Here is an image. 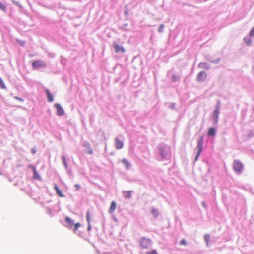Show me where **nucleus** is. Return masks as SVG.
Listing matches in <instances>:
<instances>
[{"instance_id":"obj_1","label":"nucleus","mask_w":254,"mask_h":254,"mask_svg":"<svg viewBox=\"0 0 254 254\" xmlns=\"http://www.w3.org/2000/svg\"><path fill=\"white\" fill-rule=\"evenodd\" d=\"M159 155L164 159H168L171 156V148L165 143H160L157 146Z\"/></svg>"},{"instance_id":"obj_2","label":"nucleus","mask_w":254,"mask_h":254,"mask_svg":"<svg viewBox=\"0 0 254 254\" xmlns=\"http://www.w3.org/2000/svg\"><path fill=\"white\" fill-rule=\"evenodd\" d=\"M233 168L237 174H241L243 171L244 165L240 161L235 160L233 163Z\"/></svg>"},{"instance_id":"obj_3","label":"nucleus","mask_w":254,"mask_h":254,"mask_svg":"<svg viewBox=\"0 0 254 254\" xmlns=\"http://www.w3.org/2000/svg\"><path fill=\"white\" fill-rule=\"evenodd\" d=\"M203 144V136H200L197 141V152L196 154V156L195 158V161L198 159V158L199 157V156L202 151Z\"/></svg>"},{"instance_id":"obj_4","label":"nucleus","mask_w":254,"mask_h":254,"mask_svg":"<svg viewBox=\"0 0 254 254\" xmlns=\"http://www.w3.org/2000/svg\"><path fill=\"white\" fill-rule=\"evenodd\" d=\"M151 240L150 239H147L145 237H142L140 239L139 244L143 249H148L151 245Z\"/></svg>"},{"instance_id":"obj_5","label":"nucleus","mask_w":254,"mask_h":254,"mask_svg":"<svg viewBox=\"0 0 254 254\" xmlns=\"http://www.w3.org/2000/svg\"><path fill=\"white\" fill-rule=\"evenodd\" d=\"M32 66L35 69L44 68L46 66V63L41 60H38L33 62Z\"/></svg>"},{"instance_id":"obj_6","label":"nucleus","mask_w":254,"mask_h":254,"mask_svg":"<svg viewBox=\"0 0 254 254\" xmlns=\"http://www.w3.org/2000/svg\"><path fill=\"white\" fill-rule=\"evenodd\" d=\"M115 146L117 149H120L123 147L124 139L122 136H120L115 138Z\"/></svg>"},{"instance_id":"obj_7","label":"nucleus","mask_w":254,"mask_h":254,"mask_svg":"<svg viewBox=\"0 0 254 254\" xmlns=\"http://www.w3.org/2000/svg\"><path fill=\"white\" fill-rule=\"evenodd\" d=\"M207 78V73L204 71H201L198 73L196 77V81L199 83L203 82Z\"/></svg>"},{"instance_id":"obj_8","label":"nucleus","mask_w":254,"mask_h":254,"mask_svg":"<svg viewBox=\"0 0 254 254\" xmlns=\"http://www.w3.org/2000/svg\"><path fill=\"white\" fill-rule=\"evenodd\" d=\"M113 47H114L115 51L116 53L119 54H123L125 52V48L121 45L118 44L117 43H114Z\"/></svg>"},{"instance_id":"obj_9","label":"nucleus","mask_w":254,"mask_h":254,"mask_svg":"<svg viewBox=\"0 0 254 254\" xmlns=\"http://www.w3.org/2000/svg\"><path fill=\"white\" fill-rule=\"evenodd\" d=\"M220 111L217 110H214L212 114L213 117V123L214 125L217 124L219 115Z\"/></svg>"},{"instance_id":"obj_10","label":"nucleus","mask_w":254,"mask_h":254,"mask_svg":"<svg viewBox=\"0 0 254 254\" xmlns=\"http://www.w3.org/2000/svg\"><path fill=\"white\" fill-rule=\"evenodd\" d=\"M205 58L207 61H208L211 63L216 64H218L220 62V60H221V59L219 58L216 59L215 60H213L212 57L210 55H209V54L206 55L205 56Z\"/></svg>"},{"instance_id":"obj_11","label":"nucleus","mask_w":254,"mask_h":254,"mask_svg":"<svg viewBox=\"0 0 254 254\" xmlns=\"http://www.w3.org/2000/svg\"><path fill=\"white\" fill-rule=\"evenodd\" d=\"M198 67L205 69L209 70L211 68V65L207 63L201 62L198 64Z\"/></svg>"},{"instance_id":"obj_12","label":"nucleus","mask_w":254,"mask_h":254,"mask_svg":"<svg viewBox=\"0 0 254 254\" xmlns=\"http://www.w3.org/2000/svg\"><path fill=\"white\" fill-rule=\"evenodd\" d=\"M55 107L56 108L57 110V115L59 116H62L64 114V110L63 109V108L61 107V106L59 104H56L55 105Z\"/></svg>"},{"instance_id":"obj_13","label":"nucleus","mask_w":254,"mask_h":254,"mask_svg":"<svg viewBox=\"0 0 254 254\" xmlns=\"http://www.w3.org/2000/svg\"><path fill=\"white\" fill-rule=\"evenodd\" d=\"M133 192V190H124L123 191V194L125 198L130 199L132 197V194Z\"/></svg>"},{"instance_id":"obj_14","label":"nucleus","mask_w":254,"mask_h":254,"mask_svg":"<svg viewBox=\"0 0 254 254\" xmlns=\"http://www.w3.org/2000/svg\"><path fill=\"white\" fill-rule=\"evenodd\" d=\"M122 163L125 165L127 170H129L131 167V164L126 159H123L122 160Z\"/></svg>"},{"instance_id":"obj_15","label":"nucleus","mask_w":254,"mask_h":254,"mask_svg":"<svg viewBox=\"0 0 254 254\" xmlns=\"http://www.w3.org/2000/svg\"><path fill=\"white\" fill-rule=\"evenodd\" d=\"M208 135L210 137H214L216 134V130L213 127H210L208 131Z\"/></svg>"},{"instance_id":"obj_16","label":"nucleus","mask_w":254,"mask_h":254,"mask_svg":"<svg viewBox=\"0 0 254 254\" xmlns=\"http://www.w3.org/2000/svg\"><path fill=\"white\" fill-rule=\"evenodd\" d=\"M151 213L155 219L157 218L159 215L158 209L154 207L152 208Z\"/></svg>"},{"instance_id":"obj_17","label":"nucleus","mask_w":254,"mask_h":254,"mask_svg":"<svg viewBox=\"0 0 254 254\" xmlns=\"http://www.w3.org/2000/svg\"><path fill=\"white\" fill-rule=\"evenodd\" d=\"M45 92L47 95L48 101L50 102H53L54 101V98L53 95L50 93V91L48 89H46Z\"/></svg>"},{"instance_id":"obj_18","label":"nucleus","mask_w":254,"mask_h":254,"mask_svg":"<svg viewBox=\"0 0 254 254\" xmlns=\"http://www.w3.org/2000/svg\"><path fill=\"white\" fill-rule=\"evenodd\" d=\"M54 189L56 191L57 194L60 196V197H64V195L62 193L61 190H59L58 186L56 184H55L54 185Z\"/></svg>"},{"instance_id":"obj_19","label":"nucleus","mask_w":254,"mask_h":254,"mask_svg":"<svg viewBox=\"0 0 254 254\" xmlns=\"http://www.w3.org/2000/svg\"><path fill=\"white\" fill-rule=\"evenodd\" d=\"M180 80V76L178 75H173L172 76V81L173 82H177V81H179Z\"/></svg>"},{"instance_id":"obj_20","label":"nucleus","mask_w":254,"mask_h":254,"mask_svg":"<svg viewBox=\"0 0 254 254\" xmlns=\"http://www.w3.org/2000/svg\"><path fill=\"white\" fill-rule=\"evenodd\" d=\"M204 239L205 240V241L206 242L207 244V246L208 245V242L210 241V235L209 234H206L204 236Z\"/></svg>"},{"instance_id":"obj_21","label":"nucleus","mask_w":254,"mask_h":254,"mask_svg":"<svg viewBox=\"0 0 254 254\" xmlns=\"http://www.w3.org/2000/svg\"><path fill=\"white\" fill-rule=\"evenodd\" d=\"M0 88L1 89H6V87L5 85L4 84L3 81L2 79L0 77Z\"/></svg>"},{"instance_id":"obj_22","label":"nucleus","mask_w":254,"mask_h":254,"mask_svg":"<svg viewBox=\"0 0 254 254\" xmlns=\"http://www.w3.org/2000/svg\"><path fill=\"white\" fill-rule=\"evenodd\" d=\"M65 221L67 222L70 225L72 226L73 225V221L69 217H66Z\"/></svg>"},{"instance_id":"obj_23","label":"nucleus","mask_w":254,"mask_h":254,"mask_svg":"<svg viewBox=\"0 0 254 254\" xmlns=\"http://www.w3.org/2000/svg\"><path fill=\"white\" fill-rule=\"evenodd\" d=\"M221 106V102L219 100H218L215 105V108L214 110H217L220 111V108Z\"/></svg>"},{"instance_id":"obj_24","label":"nucleus","mask_w":254,"mask_h":254,"mask_svg":"<svg viewBox=\"0 0 254 254\" xmlns=\"http://www.w3.org/2000/svg\"><path fill=\"white\" fill-rule=\"evenodd\" d=\"M0 9L3 11H5L6 10V6L1 2H0Z\"/></svg>"},{"instance_id":"obj_25","label":"nucleus","mask_w":254,"mask_h":254,"mask_svg":"<svg viewBox=\"0 0 254 254\" xmlns=\"http://www.w3.org/2000/svg\"><path fill=\"white\" fill-rule=\"evenodd\" d=\"M244 41L248 45H250L252 43V40L249 38H247V37L244 38Z\"/></svg>"},{"instance_id":"obj_26","label":"nucleus","mask_w":254,"mask_h":254,"mask_svg":"<svg viewBox=\"0 0 254 254\" xmlns=\"http://www.w3.org/2000/svg\"><path fill=\"white\" fill-rule=\"evenodd\" d=\"M164 28V25L163 24H161L159 25V28H158V31L159 32V33H161L163 31V29Z\"/></svg>"},{"instance_id":"obj_27","label":"nucleus","mask_w":254,"mask_h":254,"mask_svg":"<svg viewBox=\"0 0 254 254\" xmlns=\"http://www.w3.org/2000/svg\"><path fill=\"white\" fill-rule=\"evenodd\" d=\"M128 7L126 5L124 8V14L126 16H127L128 15Z\"/></svg>"},{"instance_id":"obj_28","label":"nucleus","mask_w":254,"mask_h":254,"mask_svg":"<svg viewBox=\"0 0 254 254\" xmlns=\"http://www.w3.org/2000/svg\"><path fill=\"white\" fill-rule=\"evenodd\" d=\"M62 161H63V163L64 164L65 167L67 168V164L66 161L65 157L64 155H63L62 156Z\"/></svg>"},{"instance_id":"obj_29","label":"nucleus","mask_w":254,"mask_h":254,"mask_svg":"<svg viewBox=\"0 0 254 254\" xmlns=\"http://www.w3.org/2000/svg\"><path fill=\"white\" fill-rule=\"evenodd\" d=\"M146 254H158L156 250H153L151 251L146 252Z\"/></svg>"},{"instance_id":"obj_30","label":"nucleus","mask_w":254,"mask_h":254,"mask_svg":"<svg viewBox=\"0 0 254 254\" xmlns=\"http://www.w3.org/2000/svg\"><path fill=\"white\" fill-rule=\"evenodd\" d=\"M81 226V224L79 223H76L74 224V231H77L78 228Z\"/></svg>"},{"instance_id":"obj_31","label":"nucleus","mask_w":254,"mask_h":254,"mask_svg":"<svg viewBox=\"0 0 254 254\" xmlns=\"http://www.w3.org/2000/svg\"><path fill=\"white\" fill-rule=\"evenodd\" d=\"M86 218H87V220L88 222V223L89 224L90 223V213L89 211H88L87 212V214H86Z\"/></svg>"},{"instance_id":"obj_32","label":"nucleus","mask_w":254,"mask_h":254,"mask_svg":"<svg viewBox=\"0 0 254 254\" xmlns=\"http://www.w3.org/2000/svg\"><path fill=\"white\" fill-rule=\"evenodd\" d=\"M249 35L251 37L254 36V27L251 30Z\"/></svg>"},{"instance_id":"obj_33","label":"nucleus","mask_w":254,"mask_h":254,"mask_svg":"<svg viewBox=\"0 0 254 254\" xmlns=\"http://www.w3.org/2000/svg\"><path fill=\"white\" fill-rule=\"evenodd\" d=\"M180 244L181 245H186V241L185 239H182L180 242Z\"/></svg>"},{"instance_id":"obj_34","label":"nucleus","mask_w":254,"mask_h":254,"mask_svg":"<svg viewBox=\"0 0 254 254\" xmlns=\"http://www.w3.org/2000/svg\"><path fill=\"white\" fill-rule=\"evenodd\" d=\"M116 207V203L115 201H112V212H113Z\"/></svg>"},{"instance_id":"obj_35","label":"nucleus","mask_w":254,"mask_h":254,"mask_svg":"<svg viewBox=\"0 0 254 254\" xmlns=\"http://www.w3.org/2000/svg\"><path fill=\"white\" fill-rule=\"evenodd\" d=\"M33 170L34 173V177L38 178V175L36 169L34 167H33Z\"/></svg>"},{"instance_id":"obj_36","label":"nucleus","mask_w":254,"mask_h":254,"mask_svg":"<svg viewBox=\"0 0 254 254\" xmlns=\"http://www.w3.org/2000/svg\"><path fill=\"white\" fill-rule=\"evenodd\" d=\"M127 24H124L123 26H122V28L124 29V30H127Z\"/></svg>"},{"instance_id":"obj_37","label":"nucleus","mask_w":254,"mask_h":254,"mask_svg":"<svg viewBox=\"0 0 254 254\" xmlns=\"http://www.w3.org/2000/svg\"><path fill=\"white\" fill-rule=\"evenodd\" d=\"M88 153L90 154H92L93 153V150H92V149L91 148V147L89 146V150H88Z\"/></svg>"},{"instance_id":"obj_38","label":"nucleus","mask_w":254,"mask_h":254,"mask_svg":"<svg viewBox=\"0 0 254 254\" xmlns=\"http://www.w3.org/2000/svg\"><path fill=\"white\" fill-rule=\"evenodd\" d=\"M175 103H172L170 106V108H171V109H174L175 107Z\"/></svg>"},{"instance_id":"obj_39","label":"nucleus","mask_w":254,"mask_h":254,"mask_svg":"<svg viewBox=\"0 0 254 254\" xmlns=\"http://www.w3.org/2000/svg\"><path fill=\"white\" fill-rule=\"evenodd\" d=\"M14 98L15 99L18 100L20 101H23V100L22 98H19V97H17V96L14 97Z\"/></svg>"},{"instance_id":"obj_40","label":"nucleus","mask_w":254,"mask_h":254,"mask_svg":"<svg viewBox=\"0 0 254 254\" xmlns=\"http://www.w3.org/2000/svg\"><path fill=\"white\" fill-rule=\"evenodd\" d=\"M202 206H203L204 208H206V207H207V205H206V204L205 203V202H203H203H202Z\"/></svg>"},{"instance_id":"obj_41","label":"nucleus","mask_w":254,"mask_h":254,"mask_svg":"<svg viewBox=\"0 0 254 254\" xmlns=\"http://www.w3.org/2000/svg\"><path fill=\"white\" fill-rule=\"evenodd\" d=\"M31 152L32 153L34 154L36 152V149L35 148H32L31 150Z\"/></svg>"},{"instance_id":"obj_42","label":"nucleus","mask_w":254,"mask_h":254,"mask_svg":"<svg viewBox=\"0 0 254 254\" xmlns=\"http://www.w3.org/2000/svg\"><path fill=\"white\" fill-rule=\"evenodd\" d=\"M75 187L77 188V190H79L80 188V185L78 184H75Z\"/></svg>"},{"instance_id":"obj_43","label":"nucleus","mask_w":254,"mask_h":254,"mask_svg":"<svg viewBox=\"0 0 254 254\" xmlns=\"http://www.w3.org/2000/svg\"><path fill=\"white\" fill-rule=\"evenodd\" d=\"M112 219L116 222H118L117 218L114 216H112Z\"/></svg>"},{"instance_id":"obj_44","label":"nucleus","mask_w":254,"mask_h":254,"mask_svg":"<svg viewBox=\"0 0 254 254\" xmlns=\"http://www.w3.org/2000/svg\"><path fill=\"white\" fill-rule=\"evenodd\" d=\"M251 137V134H249L248 135V137L250 138Z\"/></svg>"},{"instance_id":"obj_45","label":"nucleus","mask_w":254,"mask_h":254,"mask_svg":"<svg viewBox=\"0 0 254 254\" xmlns=\"http://www.w3.org/2000/svg\"><path fill=\"white\" fill-rule=\"evenodd\" d=\"M253 73H254V67L253 68Z\"/></svg>"},{"instance_id":"obj_46","label":"nucleus","mask_w":254,"mask_h":254,"mask_svg":"<svg viewBox=\"0 0 254 254\" xmlns=\"http://www.w3.org/2000/svg\"><path fill=\"white\" fill-rule=\"evenodd\" d=\"M90 225H89L88 228V230H90Z\"/></svg>"},{"instance_id":"obj_47","label":"nucleus","mask_w":254,"mask_h":254,"mask_svg":"<svg viewBox=\"0 0 254 254\" xmlns=\"http://www.w3.org/2000/svg\"><path fill=\"white\" fill-rule=\"evenodd\" d=\"M111 209V206L110 207L109 210H110Z\"/></svg>"}]
</instances>
